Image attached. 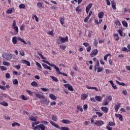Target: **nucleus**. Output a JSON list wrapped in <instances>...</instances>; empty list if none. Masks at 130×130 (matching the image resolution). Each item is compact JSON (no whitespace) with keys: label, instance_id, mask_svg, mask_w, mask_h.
Here are the masks:
<instances>
[{"label":"nucleus","instance_id":"obj_1","mask_svg":"<svg viewBox=\"0 0 130 130\" xmlns=\"http://www.w3.org/2000/svg\"><path fill=\"white\" fill-rule=\"evenodd\" d=\"M37 53L38 55H39V56L41 57L42 59H43V62H45V63H47V64H48L50 67H52V68H54V69L56 70L57 75H62V76H63L64 77H68V74L60 72V71H59V68L56 67V65L53 63H50L49 61L46 60V57L43 56V55H42V52H38Z\"/></svg>","mask_w":130,"mask_h":130},{"label":"nucleus","instance_id":"obj_2","mask_svg":"<svg viewBox=\"0 0 130 130\" xmlns=\"http://www.w3.org/2000/svg\"><path fill=\"white\" fill-rule=\"evenodd\" d=\"M18 40H19L20 42H22V43H24V44H25L26 45L27 42L24 40V39H22L21 37H18L17 39V37H13L12 38V42L13 44H16L17 42H18Z\"/></svg>","mask_w":130,"mask_h":130},{"label":"nucleus","instance_id":"obj_3","mask_svg":"<svg viewBox=\"0 0 130 130\" xmlns=\"http://www.w3.org/2000/svg\"><path fill=\"white\" fill-rule=\"evenodd\" d=\"M67 41H69V38H68V36L65 38H62L61 36H59V39L57 40L56 43L59 45L61 44V43H64Z\"/></svg>","mask_w":130,"mask_h":130},{"label":"nucleus","instance_id":"obj_4","mask_svg":"<svg viewBox=\"0 0 130 130\" xmlns=\"http://www.w3.org/2000/svg\"><path fill=\"white\" fill-rule=\"evenodd\" d=\"M49 122L50 123H51V124H52V125H53V126H55V127H56V128H59L60 130H70V128H69L68 127H66V126H63L61 127H59L58 125L55 124L52 120H50Z\"/></svg>","mask_w":130,"mask_h":130},{"label":"nucleus","instance_id":"obj_5","mask_svg":"<svg viewBox=\"0 0 130 130\" xmlns=\"http://www.w3.org/2000/svg\"><path fill=\"white\" fill-rule=\"evenodd\" d=\"M2 56L3 58L7 59V60H10V59H12L13 58L12 54L10 53H4Z\"/></svg>","mask_w":130,"mask_h":130},{"label":"nucleus","instance_id":"obj_6","mask_svg":"<svg viewBox=\"0 0 130 130\" xmlns=\"http://www.w3.org/2000/svg\"><path fill=\"white\" fill-rule=\"evenodd\" d=\"M40 129L41 130H45V125L40 124L34 127V130H40Z\"/></svg>","mask_w":130,"mask_h":130},{"label":"nucleus","instance_id":"obj_7","mask_svg":"<svg viewBox=\"0 0 130 130\" xmlns=\"http://www.w3.org/2000/svg\"><path fill=\"white\" fill-rule=\"evenodd\" d=\"M16 25L17 23H16V20H13L12 28H13L14 30H15L16 33H19V28Z\"/></svg>","mask_w":130,"mask_h":130},{"label":"nucleus","instance_id":"obj_8","mask_svg":"<svg viewBox=\"0 0 130 130\" xmlns=\"http://www.w3.org/2000/svg\"><path fill=\"white\" fill-rule=\"evenodd\" d=\"M98 53V50L97 49H95L91 52L90 54V57H94V56H96L97 54Z\"/></svg>","mask_w":130,"mask_h":130},{"label":"nucleus","instance_id":"obj_9","mask_svg":"<svg viewBox=\"0 0 130 130\" xmlns=\"http://www.w3.org/2000/svg\"><path fill=\"white\" fill-rule=\"evenodd\" d=\"M64 87L65 88H68L69 91H71L72 92L74 91L73 86L71 85L70 84H64Z\"/></svg>","mask_w":130,"mask_h":130},{"label":"nucleus","instance_id":"obj_10","mask_svg":"<svg viewBox=\"0 0 130 130\" xmlns=\"http://www.w3.org/2000/svg\"><path fill=\"white\" fill-rule=\"evenodd\" d=\"M95 125H97V126H101L103 124H104V121L102 120H99L96 122L93 123Z\"/></svg>","mask_w":130,"mask_h":130},{"label":"nucleus","instance_id":"obj_11","mask_svg":"<svg viewBox=\"0 0 130 130\" xmlns=\"http://www.w3.org/2000/svg\"><path fill=\"white\" fill-rule=\"evenodd\" d=\"M101 110L105 113H108L109 109H108L107 107H102L101 108Z\"/></svg>","mask_w":130,"mask_h":130},{"label":"nucleus","instance_id":"obj_12","mask_svg":"<svg viewBox=\"0 0 130 130\" xmlns=\"http://www.w3.org/2000/svg\"><path fill=\"white\" fill-rule=\"evenodd\" d=\"M92 6L93 5H92L91 3L89 4L87 6L86 8V14H88L89 12H90V9H91V8H92Z\"/></svg>","mask_w":130,"mask_h":130},{"label":"nucleus","instance_id":"obj_13","mask_svg":"<svg viewBox=\"0 0 130 130\" xmlns=\"http://www.w3.org/2000/svg\"><path fill=\"white\" fill-rule=\"evenodd\" d=\"M21 62L24 64H26L27 67H30L31 66V63L27 60H21Z\"/></svg>","mask_w":130,"mask_h":130},{"label":"nucleus","instance_id":"obj_14","mask_svg":"<svg viewBox=\"0 0 130 130\" xmlns=\"http://www.w3.org/2000/svg\"><path fill=\"white\" fill-rule=\"evenodd\" d=\"M35 93L36 94V97L39 99H44L45 98V96L42 94H39V93H36L35 92Z\"/></svg>","mask_w":130,"mask_h":130},{"label":"nucleus","instance_id":"obj_15","mask_svg":"<svg viewBox=\"0 0 130 130\" xmlns=\"http://www.w3.org/2000/svg\"><path fill=\"white\" fill-rule=\"evenodd\" d=\"M86 88H87V89H89L90 90H95L96 92H98V91H99L98 88H97L96 87H91V86H89V85H86Z\"/></svg>","mask_w":130,"mask_h":130},{"label":"nucleus","instance_id":"obj_16","mask_svg":"<svg viewBox=\"0 0 130 130\" xmlns=\"http://www.w3.org/2000/svg\"><path fill=\"white\" fill-rule=\"evenodd\" d=\"M13 12H15V9L14 8H9L6 11L7 14H12Z\"/></svg>","mask_w":130,"mask_h":130},{"label":"nucleus","instance_id":"obj_17","mask_svg":"<svg viewBox=\"0 0 130 130\" xmlns=\"http://www.w3.org/2000/svg\"><path fill=\"white\" fill-rule=\"evenodd\" d=\"M109 83L111 84L113 89H114L115 90H116V89H117V87H116V85H115V84L113 83V81H112V80L109 81Z\"/></svg>","mask_w":130,"mask_h":130},{"label":"nucleus","instance_id":"obj_18","mask_svg":"<svg viewBox=\"0 0 130 130\" xmlns=\"http://www.w3.org/2000/svg\"><path fill=\"white\" fill-rule=\"evenodd\" d=\"M120 103H117L116 105L115 106V110L116 112H117L118 111V109H119V107H120Z\"/></svg>","mask_w":130,"mask_h":130},{"label":"nucleus","instance_id":"obj_19","mask_svg":"<svg viewBox=\"0 0 130 130\" xmlns=\"http://www.w3.org/2000/svg\"><path fill=\"white\" fill-rule=\"evenodd\" d=\"M49 96L52 100H56V99H57V98L55 95H53V94H49Z\"/></svg>","mask_w":130,"mask_h":130},{"label":"nucleus","instance_id":"obj_20","mask_svg":"<svg viewBox=\"0 0 130 130\" xmlns=\"http://www.w3.org/2000/svg\"><path fill=\"white\" fill-rule=\"evenodd\" d=\"M61 122L64 124H70L72 121L68 119H63L62 120Z\"/></svg>","mask_w":130,"mask_h":130},{"label":"nucleus","instance_id":"obj_21","mask_svg":"<svg viewBox=\"0 0 130 130\" xmlns=\"http://www.w3.org/2000/svg\"><path fill=\"white\" fill-rule=\"evenodd\" d=\"M81 98L82 100H86V99L88 98V94H85V93L82 94L81 96Z\"/></svg>","mask_w":130,"mask_h":130},{"label":"nucleus","instance_id":"obj_22","mask_svg":"<svg viewBox=\"0 0 130 130\" xmlns=\"http://www.w3.org/2000/svg\"><path fill=\"white\" fill-rule=\"evenodd\" d=\"M116 117H118L119 120H120L121 121H122L123 118L122 117V115L119 114H115Z\"/></svg>","mask_w":130,"mask_h":130},{"label":"nucleus","instance_id":"obj_23","mask_svg":"<svg viewBox=\"0 0 130 130\" xmlns=\"http://www.w3.org/2000/svg\"><path fill=\"white\" fill-rule=\"evenodd\" d=\"M111 4L113 10H116V4L114 2V1H112Z\"/></svg>","mask_w":130,"mask_h":130},{"label":"nucleus","instance_id":"obj_24","mask_svg":"<svg viewBox=\"0 0 130 130\" xmlns=\"http://www.w3.org/2000/svg\"><path fill=\"white\" fill-rule=\"evenodd\" d=\"M29 120H31V121H37V118L33 116H30L29 117Z\"/></svg>","mask_w":130,"mask_h":130},{"label":"nucleus","instance_id":"obj_25","mask_svg":"<svg viewBox=\"0 0 130 130\" xmlns=\"http://www.w3.org/2000/svg\"><path fill=\"white\" fill-rule=\"evenodd\" d=\"M43 67L44 68V69H46V70H49V71H51V68L46 64H43Z\"/></svg>","mask_w":130,"mask_h":130},{"label":"nucleus","instance_id":"obj_26","mask_svg":"<svg viewBox=\"0 0 130 130\" xmlns=\"http://www.w3.org/2000/svg\"><path fill=\"white\" fill-rule=\"evenodd\" d=\"M95 99L96 101L100 102L102 100V96L96 95L95 96Z\"/></svg>","mask_w":130,"mask_h":130},{"label":"nucleus","instance_id":"obj_27","mask_svg":"<svg viewBox=\"0 0 130 130\" xmlns=\"http://www.w3.org/2000/svg\"><path fill=\"white\" fill-rule=\"evenodd\" d=\"M0 105H2L3 106H9V104H8V103H7L6 102H0Z\"/></svg>","mask_w":130,"mask_h":130},{"label":"nucleus","instance_id":"obj_28","mask_svg":"<svg viewBox=\"0 0 130 130\" xmlns=\"http://www.w3.org/2000/svg\"><path fill=\"white\" fill-rule=\"evenodd\" d=\"M104 16V13L103 12H101L98 14V17L99 19H102Z\"/></svg>","mask_w":130,"mask_h":130},{"label":"nucleus","instance_id":"obj_29","mask_svg":"<svg viewBox=\"0 0 130 130\" xmlns=\"http://www.w3.org/2000/svg\"><path fill=\"white\" fill-rule=\"evenodd\" d=\"M122 24L124 27H126V28H127L128 27L127 22H126L125 20H124L122 22Z\"/></svg>","mask_w":130,"mask_h":130},{"label":"nucleus","instance_id":"obj_30","mask_svg":"<svg viewBox=\"0 0 130 130\" xmlns=\"http://www.w3.org/2000/svg\"><path fill=\"white\" fill-rule=\"evenodd\" d=\"M20 126V123L17 122H14V123H12V127H14L15 126Z\"/></svg>","mask_w":130,"mask_h":130},{"label":"nucleus","instance_id":"obj_31","mask_svg":"<svg viewBox=\"0 0 130 130\" xmlns=\"http://www.w3.org/2000/svg\"><path fill=\"white\" fill-rule=\"evenodd\" d=\"M60 23L62 25H64V17H60Z\"/></svg>","mask_w":130,"mask_h":130},{"label":"nucleus","instance_id":"obj_32","mask_svg":"<svg viewBox=\"0 0 130 130\" xmlns=\"http://www.w3.org/2000/svg\"><path fill=\"white\" fill-rule=\"evenodd\" d=\"M52 119L53 121H57V116H56V115H53L52 116Z\"/></svg>","mask_w":130,"mask_h":130},{"label":"nucleus","instance_id":"obj_33","mask_svg":"<svg viewBox=\"0 0 130 130\" xmlns=\"http://www.w3.org/2000/svg\"><path fill=\"white\" fill-rule=\"evenodd\" d=\"M31 86H32V87H38V83H37V82H36V81H33L31 83Z\"/></svg>","mask_w":130,"mask_h":130},{"label":"nucleus","instance_id":"obj_34","mask_svg":"<svg viewBox=\"0 0 130 130\" xmlns=\"http://www.w3.org/2000/svg\"><path fill=\"white\" fill-rule=\"evenodd\" d=\"M77 109H78V110H79V111H80L81 112H83V107H82L81 106L77 105Z\"/></svg>","mask_w":130,"mask_h":130},{"label":"nucleus","instance_id":"obj_35","mask_svg":"<svg viewBox=\"0 0 130 130\" xmlns=\"http://www.w3.org/2000/svg\"><path fill=\"white\" fill-rule=\"evenodd\" d=\"M76 12H78V14L82 13V9L80 6H78L76 8Z\"/></svg>","mask_w":130,"mask_h":130},{"label":"nucleus","instance_id":"obj_36","mask_svg":"<svg viewBox=\"0 0 130 130\" xmlns=\"http://www.w3.org/2000/svg\"><path fill=\"white\" fill-rule=\"evenodd\" d=\"M114 37H115L116 41H118V40H119V37H118V35L117 34H114Z\"/></svg>","mask_w":130,"mask_h":130},{"label":"nucleus","instance_id":"obj_37","mask_svg":"<svg viewBox=\"0 0 130 130\" xmlns=\"http://www.w3.org/2000/svg\"><path fill=\"white\" fill-rule=\"evenodd\" d=\"M20 98L22 99V100H24V101L29 100L28 98L25 96L24 95H21L20 96Z\"/></svg>","mask_w":130,"mask_h":130},{"label":"nucleus","instance_id":"obj_38","mask_svg":"<svg viewBox=\"0 0 130 130\" xmlns=\"http://www.w3.org/2000/svg\"><path fill=\"white\" fill-rule=\"evenodd\" d=\"M93 45H94L95 47H97L98 46V40L95 39L93 42Z\"/></svg>","mask_w":130,"mask_h":130},{"label":"nucleus","instance_id":"obj_39","mask_svg":"<svg viewBox=\"0 0 130 130\" xmlns=\"http://www.w3.org/2000/svg\"><path fill=\"white\" fill-rule=\"evenodd\" d=\"M19 54H20L21 56H24L25 55V52H24L23 50H20L19 51Z\"/></svg>","mask_w":130,"mask_h":130},{"label":"nucleus","instance_id":"obj_40","mask_svg":"<svg viewBox=\"0 0 130 130\" xmlns=\"http://www.w3.org/2000/svg\"><path fill=\"white\" fill-rule=\"evenodd\" d=\"M108 125H110V126H115V123L113 122L110 121L108 123Z\"/></svg>","mask_w":130,"mask_h":130},{"label":"nucleus","instance_id":"obj_41","mask_svg":"<svg viewBox=\"0 0 130 130\" xmlns=\"http://www.w3.org/2000/svg\"><path fill=\"white\" fill-rule=\"evenodd\" d=\"M35 18V20L36 22H39V18L36 16V15H32V19H34Z\"/></svg>","mask_w":130,"mask_h":130},{"label":"nucleus","instance_id":"obj_42","mask_svg":"<svg viewBox=\"0 0 130 130\" xmlns=\"http://www.w3.org/2000/svg\"><path fill=\"white\" fill-rule=\"evenodd\" d=\"M111 56V54L109 53V54H107L106 55L104 56V60H107V57L108 56Z\"/></svg>","mask_w":130,"mask_h":130},{"label":"nucleus","instance_id":"obj_43","mask_svg":"<svg viewBox=\"0 0 130 130\" xmlns=\"http://www.w3.org/2000/svg\"><path fill=\"white\" fill-rule=\"evenodd\" d=\"M13 85H18L19 84V81H18V80L17 79H15L13 81Z\"/></svg>","mask_w":130,"mask_h":130},{"label":"nucleus","instance_id":"obj_44","mask_svg":"<svg viewBox=\"0 0 130 130\" xmlns=\"http://www.w3.org/2000/svg\"><path fill=\"white\" fill-rule=\"evenodd\" d=\"M116 82L119 85V86H125V84L124 83H120L119 81L116 80Z\"/></svg>","mask_w":130,"mask_h":130},{"label":"nucleus","instance_id":"obj_45","mask_svg":"<svg viewBox=\"0 0 130 130\" xmlns=\"http://www.w3.org/2000/svg\"><path fill=\"white\" fill-rule=\"evenodd\" d=\"M59 47L60 48V49H63V50H64V49H66V48H67V47H66V45H60L59 46Z\"/></svg>","mask_w":130,"mask_h":130},{"label":"nucleus","instance_id":"obj_46","mask_svg":"<svg viewBox=\"0 0 130 130\" xmlns=\"http://www.w3.org/2000/svg\"><path fill=\"white\" fill-rule=\"evenodd\" d=\"M3 64H4V66H7L8 67H10L11 66V63H10V62H7V61H4Z\"/></svg>","mask_w":130,"mask_h":130},{"label":"nucleus","instance_id":"obj_47","mask_svg":"<svg viewBox=\"0 0 130 130\" xmlns=\"http://www.w3.org/2000/svg\"><path fill=\"white\" fill-rule=\"evenodd\" d=\"M95 114L98 115L99 117H101L102 116H103V113H101V112H96Z\"/></svg>","mask_w":130,"mask_h":130},{"label":"nucleus","instance_id":"obj_48","mask_svg":"<svg viewBox=\"0 0 130 130\" xmlns=\"http://www.w3.org/2000/svg\"><path fill=\"white\" fill-rule=\"evenodd\" d=\"M0 69H1V71H7V70H8L7 67H6L5 66H0Z\"/></svg>","mask_w":130,"mask_h":130},{"label":"nucleus","instance_id":"obj_49","mask_svg":"<svg viewBox=\"0 0 130 130\" xmlns=\"http://www.w3.org/2000/svg\"><path fill=\"white\" fill-rule=\"evenodd\" d=\"M115 24L116 25V26H120V25H121V24L120 23V22H119V21H115Z\"/></svg>","mask_w":130,"mask_h":130},{"label":"nucleus","instance_id":"obj_50","mask_svg":"<svg viewBox=\"0 0 130 130\" xmlns=\"http://www.w3.org/2000/svg\"><path fill=\"white\" fill-rule=\"evenodd\" d=\"M72 4H75V3H78V5H80L82 3V1H71Z\"/></svg>","mask_w":130,"mask_h":130},{"label":"nucleus","instance_id":"obj_51","mask_svg":"<svg viewBox=\"0 0 130 130\" xmlns=\"http://www.w3.org/2000/svg\"><path fill=\"white\" fill-rule=\"evenodd\" d=\"M41 123H42V124H43V125H47V124H48V122H47L46 121H43L41 122Z\"/></svg>","mask_w":130,"mask_h":130},{"label":"nucleus","instance_id":"obj_52","mask_svg":"<svg viewBox=\"0 0 130 130\" xmlns=\"http://www.w3.org/2000/svg\"><path fill=\"white\" fill-rule=\"evenodd\" d=\"M20 31H24V30L25 29V25L24 24H22L20 26Z\"/></svg>","mask_w":130,"mask_h":130},{"label":"nucleus","instance_id":"obj_53","mask_svg":"<svg viewBox=\"0 0 130 130\" xmlns=\"http://www.w3.org/2000/svg\"><path fill=\"white\" fill-rule=\"evenodd\" d=\"M38 8H40V9L42 8V3L39 2L37 3Z\"/></svg>","mask_w":130,"mask_h":130},{"label":"nucleus","instance_id":"obj_54","mask_svg":"<svg viewBox=\"0 0 130 130\" xmlns=\"http://www.w3.org/2000/svg\"><path fill=\"white\" fill-rule=\"evenodd\" d=\"M5 77L6 79H11V75H10V73H6Z\"/></svg>","mask_w":130,"mask_h":130},{"label":"nucleus","instance_id":"obj_55","mask_svg":"<svg viewBox=\"0 0 130 130\" xmlns=\"http://www.w3.org/2000/svg\"><path fill=\"white\" fill-rule=\"evenodd\" d=\"M36 66L39 68V69H42V67L41 66V64H40V63L38 62H36Z\"/></svg>","mask_w":130,"mask_h":130},{"label":"nucleus","instance_id":"obj_56","mask_svg":"<svg viewBox=\"0 0 130 130\" xmlns=\"http://www.w3.org/2000/svg\"><path fill=\"white\" fill-rule=\"evenodd\" d=\"M118 33L121 37H122L123 36V33L122 32V30H121V29L118 30Z\"/></svg>","mask_w":130,"mask_h":130},{"label":"nucleus","instance_id":"obj_57","mask_svg":"<svg viewBox=\"0 0 130 130\" xmlns=\"http://www.w3.org/2000/svg\"><path fill=\"white\" fill-rule=\"evenodd\" d=\"M127 12L128 14H130V9H124V13L125 14V13Z\"/></svg>","mask_w":130,"mask_h":130},{"label":"nucleus","instance_id":"obj_58","mask_svg":"<svg viewBox=\"0 0 130 130\" xmlns=\"http://www.w3.org/2000/svg\"><path fill=\"white\" fill-rule=\"evenodd\" d=\"M51 79H53L54 82H58V79L56 78V77H54L53 76L51 77Z\"/></svg>","mask_w":130,"mask_h":130},{"label":"nucleus","instance_id":"obj_59","mask_svg":"<svg viewBox=\"0 0 130 130\" xmlns=\"http://www.w3.org/2000/svg\"><path fill=\"white\" fill-rule=\"evenodd\" d=\"M41 91H43L44 92H47L48 91V89L43 87H41Z\"/></svg>","mask_w":130,"mask_h":130},{"label":"nucleus","instance_id":"obj_60","mask_svg":"<svg viewBox=\"0 0 130 130\" xmlns=\"http://www.w3.org/2000/svg\"><path fill=\"white\" fill-rule=\"evenodd\" d=\"M25 6L24 4H20L19 6V9H25Z\"/></svg>","mask_w":130,"mask_h":130},{"label":"nucleus","instance_id":"obj_61","mask_svg":"<svg viewBox=\"0 0 130 130\" xmlns=\"http://www.w3.org/2000/svg\"><path fill=\"white\" fill-rule=\"evenodd\" d=\"M47 100H42L41 101V104H46Z\"/></svg>","mask_w":130,"mask_h":130},{"label":"nucleus","instance_id":"obj_62","mask_svg":"<svg viewBox=\"0 0 130 130\" xmlns=\"http://www.w3.org/2000/svg\"><path fill=\"white\" fill-rule=\"evenodd\" d=\"M15 69H17V70H20L21 69V64H18V65H16L15 66Z\"/></svg>","mask_w":130,"mask_h":130},{"label":"nucleus","instance_id":"obj_63","mask_svg":"<svg viewBox=\"0 0 130 130\" xmlns=\"http://www.w3.org/2000/svg\"><path fill=\"white\" fill-rule=\"evenodd\" d=\"M92 34H93V31L90 30L88 34V37L89 38L91 37V36H92Z\"/></svg>","mask_w":130,"mask_h":130},{"label":"nucleus","instance_id":"obj_64","mask_svg":"<svg viewBox=\"0 0 130 130\" xmlns=\"http://www.w3.org/2000/svg\"><path fill=\"white\" fill-rule=\"evenodd\" d=\"M122 51H126V52H128V50L127 49V48L125 47L122 48Z\"/></svg>","mask_w":130,"mask_h":130}]
</instances>
